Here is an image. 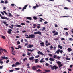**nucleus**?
<instances>
[{
    "instance_id": "f257e3e1",
    "label": "nucleus",
    "mask_w": 73,
    "mask_h": 73,
    "mask_svg": "<svg viewBox=\"0 0 73 73\" xmlns=\"http://www.w3.org/2000/svg\"><path fill=\"white\" fill-rule=\"evenodd\" d=\"M29 37H26V38L27 39L29 38H35V35L34 34H31V35H29Z\"/></svg>"
},
{
    "instance_id": "f03ea898",
    "label": "nucleus",
    "mask_w": 73,
    "mask_h": 73,
    "mask_svg": "<svg viewBox=\"0 0 73 73\" xmlns=\"http://www.w3.org/2000/svg\"><path fill=\"white\" fill-rule=\"evenodd\" d=\"M58 67L56 66V65H54L52 67H51V69L52 70H54V69L55 70H56L58 69Z\"/></svg>"
},
{
    "instance_id": "7ed1b4c3",
    "label": "nucleus",
    "mask_w": 73,
    "mask_h": 73,
    "mask_svg": "<svg viewBox=\"0 0 73 73\" xmlns=\"http://www.w3.org/2000/svg\"><path fill=\"white\" fill-rule=\"evenodd\" d=\"M33 45L29 44L27 46V48H31L32 47H33Z\"/></svg>"
},
{
    "instance_id": "20e7f679",
    "label": "nucleus",
    "mask_w": 73,
    "mask_h": 73,
    "mask_svg": "<svg viewBox=\"0 0 73 73\" xmlns=\"http://www.w3.org/2000/svg\"><path fill=\"white\" fill-rule=\"evenodd\" d=\"M27 6H28L27 5H25V6L24 7H23V9H22L21 11H24V9H27Z\"/></svg>"
},
{
    "instance_id": "39448f33",
    "label": "nucleus",
    "mask_w": 73,
    "mask_h": 73,
    "mask_svg": "<svg viewBox=\"0 0 73 73\" xmlns=\"http://www.w3.org/2000/svg\"><path fill=\"white\" fill-rule=\"evenodd\" d=\"M34 33L36 35L38 34L39 35H40L41 34V32L40 31H38V32H34Z\"/></svg>"
},
{
    "instance_id": "423d86ee",
    "label": "nucleus",
    "mask_w": 73,
    "mask_h": 73,
    "mask_svg": "<svg viewBox=\"0 0 73 73\" xmlns=\"http://www.w3.org/2000/svg\"><path fill=\"white\" fill-rule=\"evenodd\" d=\"M1 18L2 19H6V20H9V18H7V17H3L2 16H1Z\"/></svg>"
},
{
    "instance_id": "0eeeda50",
    "label": "nucleus",
    "mask_w": 73,
    "mask_h": 73,
    "mask_svg": "<svg viewBox=\"0 0 73 73\" xmlns=\"http://www.w3.org/2000/svg\"><path fill=\"white\" fill-rule=\"evenodd\" d=\"M12 31L11 29H9L8 30V31H7V32H8V34H11V32H12Z\"/></svg>"
},
{
    "instance_id": "6e6552de",
    "label": "nucleus",
    "mask_w": 73,
    "mask_h": 73,
    "mask_svg": "<svg viewBox=\"0 0 73 73\" xmlns=\"http://www.w3.org/2000/svg\"><path fill=\"white\" fill-rule=\"evenodd\" d=\"M44 43H43V42H42L41 43H40V46H44Z\"/></svg>"
},
{
    "instance_id": "1a4fd4ad",
    "label": "nucleus",
    "mask_w": 73,
    "mask_h": 73,
    "mask_svg": "<svg viewBox=\"0 0 73 73\" xmlns=\"http://www.w3.org/2000/svg\"><path fill=\"white\" fill-rule=\"evenodd\" d=\"M32 69L33 70H37V68H36V66H33L32 67Z\"/></svg>"
},
{
    "instance_id": "9d476101",
    "label": "nucleus",
    "mask_w": 73,
    "mask_h": 73,
    "mask_svg": "<svg viewBox=\"0 0 73 73\" xmlns=\"http://www.w3.org/2000/svg\"><path fill=\"white\" fill-rule=\"evenodd\" d=\"M68 50L69 52H70L72 50V49L70 48H68Z\"/></svg>"
},
{
    "instance_id": "9b49d317",
    "label": "nucleus",
    "mask_w": 73,
    "mask_h": 73,
    "mask_svg": "<svg viewBox=\"0 0 73 73\" xmlns=\"http://www.w3.org/2000/svg\"><path fill=\"white\" fill-rule=\"evenodd\" d=\"M27 50L28 51H30L31 52H32L34 50V49H33L31 50V49H27Z\"/></svg>"
},
{
    "instance_id": "f8f14e48",
    "label": "nucleus",
    "mask_w": 73,
    "mask_h": 73,
    "mask_svg": "<svg viewBox=\"0 0 73 73\" xmlns=\"http://www.w3.org/2000/svg\"><path fill=\"white\" fill-rule=\"evenodd\" d=\"M26 19H27L28 20H32V18H31V17H27L26 18Z\"/></svg>"
},
{
    "instance_id": "ddd939ff",
    "label": "nucleus",
    "mask_w": 73,
    "mask_h": 73,
    "mask_svg": "<svg viewBox=\"0 0 73 73\" xmlns=\"http://www.w3.org/2000/svg\"><path fill=\"white\" fill-rule=\"evenodd\" d=\"M3 48L1 47L0 48V52L3 53Z\"/></svg>"
},
{
    "instance_id": "4468645a",
    "label": "nucleus",
    "mask_w": 73,
    "mask_h": 73,
    "mask_svg": "<svg viewBox=\"0 0 73 73\" xmlns=\"http://www.w3.org/2000/svg\"><path fill=\"white\" fill-rule=\"evenodd\" d=\"M58 47L59 48H60V49H62L63 48L62 46H61L60 45H58Z\"/></svg>"
},
{
    "instance_id": "2eb2a0df",
    "label": "nucleus",
    "mask_w": 73,
    "mask_h": 73,
    "mask_svg": "<svg viewBox=\"0 0 73 73\" xmlns=\"http://www.w3.org/2000/svg\"><path fill=\"white\" fill-rule=\"evenodd\" d=\"M39 7V6L38 5H37L36 6H33V8L34 9H36V8H38Z\"/></svg>"
},
{
    "instance_id": "dca6fc26",
    "label": "nucleus",
    "mask_w": 73,
    "mask_h": 73,
    "mask_svg": "<svg viewBox=\"0 0 73 73\" xmlns=\"http://www.w3.org/2000/svg\"><path fill=\"white\" fill-rule=\"evenodd\" d=\"M21 63H19V62H16L15 63V65L17 66V65H21Z\"/></svg>"
},
{
    "instance_id": "f3484780",
    "label": "nucleus",
    "mask_w": 73,
    "mask_h": 73,
    "mask_svg": "<svg viewBox=\"0 0 73 73\" xmlns=\"http://www.w3.org/2000/svg\"><path fill=\"white\" fill-rule=\"evenodd\" d=\"M34 59V57L33 56L31 57H30L29 58V59L30 60H33V59Z\"/></svg>"
},
{
    "instance_id": "a211bd4d",
    "label": "nucleus",
    "mask_w": 73,
    "mask_h": 73,
    "mask_svg": "<svg viewBox=\"0 0 73 73\" xmlns=\"http://www.w3.org/2000/svg\"><path fill=\"white\" fill-rule=\"evenodd\" d=\"M12 53L13 54V55H15L16 54V52L15 51H12Z\"/></svg>"
},
{
    "instance_id": "6ab92c4d",
    "label": "nucleus",
    "mask_w": 73,
    "mask_h": 73,
    "mask_svg": "<svg viewBox=\"0 0 73 73\" xmlns=\"http://www.w3.org/2000/svg\"><path fill=\"white\" fill-rule=\"evenodd\" d=\"M60 51V49H58L57 50V51L56 52V53L57 54H59V52Z\"/></svg>"
},
{
    "instance_id": "aec40b11",
    "label": "nucleus",
    "mask_w": 73,
    "mask_h": 73,
    "mask_svg": "<svg viewBox=\"0 0 73 73\" xmlns=\"http://www.w3.org/2000/svg\"><path fill=\"white\" fill-rule=\"evenodd\" d=\"M15 26L17 27H21V25H15Z\"/></svg>"
},
{
    "instance_id": "412c9836",
    "label": "nucleus",
    "mask_w": 73,
    "mask_h": 73,
    "mask_svg": "<svg viewBox=\"0 0 73 73\" xmlns=\"http://www.w3.org/2000/svg\"><path fill=\"white\" fill-rule=\"evenodd\" d=\"M38 59H36L35 60V63H38Z\"/></svg>"
},
{
    "instance_id": "4be33fe9",
    "label": "nucleus",
    "mask_w": 73,
    "mask_h": 73,
    "mask_svg": "<svg viewBox=\"0 0 73 73\" xmlns=\"http://www.w3.org/2000/svg\"><path fill=\"white\" fill-rule=\"evenodd\" d=\"M49 60L51 61H54V59L52 58H50Z\"/></svg>"
},
{
    "instance_id": "5701e85b",
    "label": "nucleus",
    "mask_w": 73,
    "mask_h": 73,
    "mask_svg": "<svg viewBox=\"0 0 73 73\" xmlns=\"http://www.w3.org/2000/svg\"><path fill=\"white\" fill-rule=\"evenodd\" d=\"M26 66H28V67H27V68H30V67H29V64L28 63L26 64Z\"/></svg>"
},
{
    "instance_id": "b1692460",
    "label": "nucleus",
    "mask_w": 73,
    "mask_h": 73,
    "mask_svg": "<svg viewBox=\"0 0 73 73\" xmlns=\"http://www.w3.org/2000/svg\"><path fill=\"white\" fill-rule=\"evenodd\" d=\"M33 19L35 20H36L37 19V18L36 16L33 17Z\"/></svg>"
},
{
    "instance_id": "393cba45",
    "label": "nucleus",
    "mask_w": 73,
    "mask_h": 73,
    "mask_svg": "<svg viewBox=\"0 0 73 73\" xmlns=\"http://www.w3.org/2000/svg\"><path fill=\"white\" fill-rule=\"evenodd\" d=\"M58 32H56V33H55L53 35V36H55L56 35H58Z\"/></svg>"
},
{
    "instance_id": "a878e982",
    "label": "nucleus",
    "mask_w": 73,
    "mask_h": 73,
    "mask_svg": "<svg viewBox=\"0 0 73 73\" xmlns=\"http://www.w3.org/2000/svg\"><path fill=\"white\" fill-rule=\"evenodd\" d=\"M57 63L58 64V65H59L61 64V62L59 61H58L57 62Z\"/></svg>"
},
{
    "instance_id": "bb28decb",
    "label": "nucleus",
    "mask_w": 73,
    "mask_h": 73,
    "mask_svg": "<svg viewBox=\"0 0 73 73\" xmlns=\"http://www.w3.org/2000/svg\"><path fill=\"white\" fill-rule=\"evenodd\" d=\"M45 72H50V70H45Z\"/></svg>"
},
{
    "instance_id": "cd10ccee",
    "label": "nucleus",
    "mask_w": 73,
    "mask_h": 73,
    "mask_svg": "<svg viewBox=\"0 0 73 73\" xmlns=\"http://www.w3.org/2000/svg\"><path fill=\"white\" fill-rule=\"evenodd\" d=\"M8 15H9L8 16V17H12V14L11 13H8Z\"/></svg>"
},
{
    "instance_id": "c85d7f7f",
    "label": "nucleus",
    "mask_w": 73,
    "mask_h": 73,
    "mask_svg": "<svg viewBox=\"0 0 73 73\" xmlns=\"http://www.w3.org/2000/svg\"><path fill=\"white\" fill-rule=\"evenodd\" d=\"M36 68H41V67L39 65H37L36 66Z\"/></svg>"
},
{
    "instance_id": "c756f323",
    "label": "nucleus",
    "mask_w": 73,
    "mask_h": 73,
    "mask_svg": "<svg viewBox=\"0 0 73 73\" xmlns=\"http://www.w3.org/2000/svg\"><path fill=\"white\" fill-rule=\"evenodd\" d=\"M41 71V70H40V69H38V70H36L37 72H39Z\"/></svg>"
},
{
    "instance_id": "7c9ffc66",
    "label": "nucleus",
    "mask_w": 73,
    "mask_h": 73,
    "mask_svg": "<svg viewBox=\"0 0 73 73\" xmlns=\"http://www.w3.org/2000/svg\"><path fill=\"white\" fill-rule=\"evenodd\" d=\"M19 69H20L19 68H15V70H16V71L19 70Z\"/></svg>"
},
{
    "instance_id": "2f4dec72",
    "label": "nucleus",
    "mask_w": 73,
    "mask_h": 73,
    "mask_svg": "<svg viewBox=\"0 0 73 73\" xmlns=\"http://www.w3.org/2000/svg\"><path fill=\"white\" fill-rule=\"evenodd\" d=\"M66 60H70V59L68 57H67L66 58Z\"/></svg>"
},
{
    "instance_id": "473e14b6",
    "label": "nucleus",
    "mask_w": 73,
    "mask_h": 73,
    "mask_svg": "<svg viewBox=\"0 0 73 73\" xmlns=\"http://www.w3.org/2000/svg\"><path fill=\"white\" fill-rule=\"evenodd\" d=\"M69 40H70L71 41H72L73 40V39L72 38H69Z\"/></svg>"
},
{
    "instance_id": "72a5a7b5",
    "label": "nucleus",
    "mask_w": 73,
    "mask_h": 73,
    "mask_svg": "<svg viewBox=\"0 0 73 73\" xmlns=\"http://www.w3.org/2000/svg\"><path fill=\"white\" fill-rule=\"evenodd\" d=\"M1 59L3 60H4L5 59V56L2 57H1Z\"/></svg>"
},
{
    "instance_id": "f704fd0d",
    "label": "nucleus",
    "mask_w": 73,
    "mask_h": 73,
    "mask_svg": "<svg viewBox=\"0 0 73 73\" xmlns=\"http://www.w3.org/2000/svg\"><path fill=\"white\" fill-rule=\"evenodd\" d=\"M25 60L27 61V58H25L23 60V61L24 62H25Z\"/></svg>"
},
{
    "instance_id": "c9c22d12",
    "label": "nucleus",
    "mask_w": 73,
    "mask_h": 73,
    "mask_svg": "<svg viewBox=\"0 0 73 73\" xmlns=\"http://www.w3.org/2000/svg\"><path fill=\"white\" fill-rule=\"evenodd\" d=\"M45 30V28L44 27H43V28H42V29L41 30H42V31H43L44 30Z\"/></svg>"
},
{
    "instance_id": "e433bc0d",
    "label": "nucleus",
    "mask_w": 73,
    "mask_h": 73,
    "mask_svg": "<svg viewBox=\"0 0 73 73\" xmlns=\"http://www.w3.org/2000/svg\"><path fill=\"white\" fill-rule=\"evenodd\" d=\"M14 70L15 71V70H9V72H13Z\"/></svg>"
},
{
    "instance_id": "4c0bfd02",
    "label": "nucleus",
    "mask_w": 73,
    "mask_h": 73,
    "mask_svg": "<svg viewBox=\"0 0 73 73\" xmlns=\"http://www.w3.org/2000/svg\"><path fill=\"white\" fill-rule=\"evenodd\" d=\"M2 38L3 39H5V37L4 36H2Z\"/></svg>"
},
{
    "instance_id": "58836bf2",
    "label": "nucleus",
    "mask_w": 73,
    "mask_h": 73,
    "mask_svg": "<svg viewBox=\"0 0 73 73\" xmlns=\"http://www.w3.org/2000/svg\"><path fill=\"white\" fill-rule=\"evenodd\" d=\"M39 57H40V56L39 55H38L35 56V58H38Z\"/></svg>"
},
{
    "instance_id": "ea45409f",
    "label": "nucleus",
    "mask_w": 73,
    "mask_h": 73,
    "mask_svg": "<svg viewBox=\"0 0 73 73\" xmlns=\"http://www.w3.org/2000/svg\"><path fill=\"white\" fill-rule=\"evenodd\" d=\"M3 51H4V52H5L6 53H7V51H6L5 49H3Z\"/></svg>"
},
{
    "instance_id": "a19ab883",
    "label": "nucleus",
    "mask_w": 73,
    "mask_h": 73,
    "mask_svg": "<svg viewBox=\"0 0 73 73\" xmlns=\"http://www.w3.org/2000/svg\"><path fill=\"white\" fill-rule=\"evenodd\" d=\"M60 52L61 54H62L63 52V51L62 50H60Z\"/></svg>"
},
{
    "instance_id": "79ce46f5",
    "label": "nucleus",
    "mask_w": 73,
    "mask_h": 73,
    "mask_svg": "<svg viewBox=\"0 0 73 73\" xmlns=\"http://www.w3.org/2000/svg\"><path fill=\"white\" fill-rule=\"evenodd\" d=\"M9 62V60H7V61H6V63L7 64Z\"/></svg>"
},
{
    "instance_id": "37998d69",
    "label": "nucleus",
    "mask_w": 73,
    "mask_h": 73,
    "mask_svg": "<svg viewBox=\"0 0 73 73\" xmlns=\"http://www.w3.org/2000/svg\"><path fill=\"white\" fill-rule=\"evenodd\" d=\"M11 48L12 51H13L14 50V48L13 47H11Z\"/></svg>"
},
{
    "instance_id": "c03bdc74",
    "label": "nucleus",
    "mask_w": 73,
    "mask_h": 73,
    "mask_svg": "<svg viewBox=\"0 0 73 73\" xmlns=\"http://www.w3.org/2000/svg\"><path fill=\"white\" fill-rule=\"evenodd\" d=\"M3 12L5 14H6V15H7L8 13H7L5 11H3Z\"/></svg>"
},
{
    "instance_id": "a18cd8bd",
    "label": "nucleus",
    "mask_w": 73,
    "mask_h": 73,
    "mask_svg": "<svg viewBox=\"0 0 73 73\" xmlns=\"http://www.w3.org/2000/svg\"><path fill=\"white\" fill-rule=\"evenodd\" d=\"M27 32V31H26L25 30H24V31H22V32L23 33H25L26 32Z\"/></svg>"
},
{
    "instance_id": "49530a36",
    "label": "nucleus",
    "mask_w": 73,
    "mask_h": 73,
    "mask_svg": "<svg viewBox=\"0 0 73 73\" xmlns=\"http://www.w3.org/2000/svg\"><path fill=\"white\" fill-rule=\"evenodd\" d=\"M59 65V68H60V67L62 66H63L62 64H61L60 65Z\"/></svg>"
},
{
    "instance_id": "de8ad7c7",
    "label": "nucleus",
    "mask_w": 73,
    "mask_h": 73,
    "mask_svg": "<svg viewBox=\"0 0 73 73\" xmlns=\"http://www.w3.org/2000/svg\"><path fill=\"white\" fill-rule=\"evenodd\" d=\"M45 60H46L47 61H48L49 60L48 58H45Z\"/></svg>"
},
{
    "instance_id": "09e8293b",
    "label": "nucleus",
    "mask_w": 73,
    "mask_h": 73,
    "mask_svg": "<svg viewBox=\"0 0 73 73\" xmlns=\"http://www.w3.org/2000/svg\"><path fill=\"white\" fill-rule=\"evenodd\" d=\"M31 54V53L30 52H28V53H27V55H28V56H29Z\"/></svg>"
},
{
    "instance_id": "8fccbe9b",
    "label": "nucleus",
    "mask_w": 73,
    "mask_h": 73,
    "mask_svg": "<svg viewBox=\"0 0 73 73\" xmlns=\"http://www.w3.org/2000/svg\"><path fill=\"white\" fill-rule=\"evenodd\" d=\"M24 41H25V42H28V41H27V39H25Z\"/></svg>"
},
{
    "instance_id": "3c124183",
    "label": "nucleus",
    "mask_w": 73,
    "mask_h": 73,
    "mask_svg": "<svg viewBox=\"0 0 73 73\" xmlns=\"http://www.w3.org/2000/svg\"><path fill=\"white\" fill-rule=\"evenodd\" d=\"M42 53L41 52L39 51L38 52V54H40L41 53Z\"/></svg>"
},
{
    "instance_id": "603ef678",
    "label": "nucleus",
    "mask_w": 73,
    "mask_h": 73,
    "mask_svg": "<svg viewBox=\"0 0 73 73\" xmlns=\"http://www.w3.org/2000/svg\"><path fill=\"white\" fill-rule=\"evenodd\" d=\"M54 40L56 41H57L58 40V38H55L54 39Z\"/></svg>"
},
{
    "instance_id": "864d4df0",
    "label": "nucleus",
    "mask_w": 73,
    "mask_h": 73,
    "mask_svg": "<svg viewBox=\"0 0 73 73\" xmlns=\"http://www.w3.org/2000/svg\"><path fill=\"white\" fill-rule=\"evenodd\" d=\"M20 44V43L19 41H18L17 42V44Z\"/></svg>"
},
{
    "instance_id": "5fc2aeb1",
    "label": "nucleus",
    "mask_w": 73,
    "mask_h": 73,
    "mask_svg": "<svg viewBox=\"0 0 73 73\" xmlns=\"http://www.w3.org/2000/svg\"><path fill=\"white\" fill-rule=\"evenodd\" d=\"M64 29L65 30H68V29L67 28H64Z\"/></svg>"
},
{
    "instance_id": "6e6d98bb",
    "label": "nucleus",
    "mask_w": 73,
    "mask_h": 73,
    "mask_svg": "<svg viewBox=\"0 0 73 73\" xmlns=\"http://www.w3.org/2000/svg\"><path fill=\"white\" fill-rule=\"evenodd\" d=\"M16 66V65H15L14 64H13L12 65V67H14Z\"/></svg>"
},
{
    "instance_id": "4d7b16f0",
    "label": "nucleus",
    "mask_w": 73,
    "mask_h": 73,
    "mask_svg": "<svg viewBox=\"0 0 73 73\" xmlns=\"http://www.w3.org/2000/svg\"><path fill=\"white\" fill-rule=\"evenodd\" d=\"M55 31L54 30L52 31V33H53L54 34L55 33H56Z\"/></svg>"
},
{
    "instance_id": "13d9d810",
    "label": "nucleus",
    "mask_w": 73,
    "mask_h": 73,
    "mask_svg": "<svg viewBox=\"0 0 73 73\" xmlns=\"http://www.w3.org/2000/svg\"><path fill=\"white\" fill-rule=\"evenodd\" d=\"M18 48L20 49L21 48V46L20 45H19L18 46Z\"/></svg>"
},
{
    "instance_id": "bf43d9fd",
    "label": "nucleus",
    "mask_w": 73,
    "mask_h": 73,
    "mask_svg": "<svg viewBox=\"0 0 73 73\" xmlns=\"http://www.w3.org/2000/svg\"><path fill=\"white\" fill-rule=\"evenodd\" d=\"M50 49H53V46H51L50 47V48H49Z\"/></svg>"
},
{
    "instance_id": "052dcab7",
    "label": "nucleus",
    "mask_w": 73,
    "mask_h": 73,
    "mask_svg": "<svg viewBox=\"0 0 73 73\" xmlns=\"http://www.w3.org/2000/svg\"><path fill=\"white\" fill-rule=\"evenodd\" d=\"M64 9H66V10H68L69 9L67 7H64Z\"/></svg>"
},
{
    "instance_id": "680f3d73",
    "label": "nucleus",
    "mask_w": 73,
    "mask_h": 73,
    "mask_svg": "<svg viewBox=\"0 0 73 73\" xmlns=\"http://www.w3.org/2000/svg\"><path fill=\"white\" fill-rule=\"evenodd\" d=\"M19 31H16V32H15L14 33H19Z\"/></svg>"
},
{
    "instance_id": "e2e57ef3",
    "label": "nucleus",
    "mask_w": 73,
    "mask_h": 73,
    "mask_svg": "<svg viewBox=\"0 0 73 73\" xmlns=\"http://www.w3.org/2000/svg\"><path fill=\"white\" fill-rule=\"evenodd\" d=\"M11 6L12 7H13V6H15V5L13 4H11Z\"/></svg>"
},
{
    "instance_id": "0e129e2a",
    "label": "nucleus",
    "mask_w": 73,
    "mask_h": 73,
    "mask_svg": "<svg viewBox=\"0 0 73 73\" xmlns=\"http://www.w3.org/2000/svg\"><path fill=\"white\" fill-rule=\"evenodd\" d=\"M40 63H42L44 62V61H43L40 60Z\"/></svg>"
},
{
    "instance_id": "69168bd1",
    "label": "nucleus",
    "mask_w": 73,
    "mask_h": 73,
    "mask_svg": "<svg viewBox=\"0 0 73 73\" xmlns=\"http://www.w3.org/2000/svg\"><path fill=\"white\" fill-rule=\"evenodd\" d=\"M55 27H58V25L57 24H55Z\"/></svg>"
},
{
    "instance_id": "338daca9",
    "label": "nucleus",
    "mask_w": 73,
    "mask_h": 73,
    "mask_svg": "<svg viewBox=\"0 0 73 73\" xmlns=\"http://www.w3.org/2000/svg\"><path fill=\"white\" fill-rule=\"evenodd\" d=\"M23 39H21V42H23Z\"/></svg>"
},
{
    "instance_id": "774afa93",
    "label": "nucleus",
    "mask_w": 73,
    "mask_h": 73,
    "mask_svg": "<svg viewBox=\"0 0 73 73\" xmlns=\"http://www.w3.org/2000/svg\"><path fill=\"white\" fill-rule=\"evenodd\" d=\"M48 65H49V64H48L47 63H46V66H48Z\"/></svg>"
}]
</instances>
